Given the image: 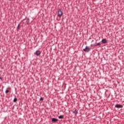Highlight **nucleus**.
Instances as JSON below:
<instances>
[{"label":"nucleus","mask_w":124,"mask_h":124,"mask_svg":"<svg viewBox=\"0 0 124 124\" xmlns=\"http://www.w3.org/2000/svg\"><path fill=\"white\" fill-rule=\"evenodd\" d=\"M58 16L59 17V18H61L62 16V15L63 14L61 9L58 10Z\"/></svg>","instance_id":"f257e3e1"},{"label":"nucleus","mask_w":124,"mask_h":124,"mask_svg":"<svg viewBox=\"0 0 124 124\" xmlns=\"http://www.w3.org/2000/svg\"><path fill=\"white\" fill-rule=\"evenodd\" d=\"M83 51L84 52H86V53H88V52H90V51H91V48H90V47H89V46H86L85 48L83 49Z\"/></svg>","instance_id":"f03ea898"},{"label":"nucleus","mask_w":124,"mask_h":124,"mask_svg":"<svg viewBox=\"0 0 124 124\" xmlns=\"http://www.w3.org/2000/svg\"><path fill=\"white\" fill-rule=\"evenodd\" d=\"M41 54V51H39V50H37L35 53H34V55H36V56H40Z\"/></svg>","instance_id":"7ed1b4c3"},{"label":"nucleus","mask_w":124,"mask_h":124,"mask_svg":"<svg viewBox=\"0 0 124 124\" xmlns=\"http://www.w3.org/2000/svg\"><path fill=\"white\" fill-rule=\"evenodd\" d=\"M115 108H123L124 106L122 105H120V104H116L115 106Z\"/></svg>","instance_id":"20e7f679"},{"label":"nucleus","mask_w":124,"mask_h":124,"mask_svg":"<svg viewBox=\"0 0 124 124\" xmlns=\"http://www.w3.org/2000/svg\"><path fill=\"white\" fill-rule=\"evenodd\" d=\"M51 121L52 123H56V122H58L59 120L57 118H53L51 119Z\"/></svg>","instance_id":"39448f33"},{"label":"nucleus","mask_w":124,"mask_h":124,"mask_svg":"<svg viewBox=\"0 0 124 124\" xmlns=\"http://www.w3.org/2000/svg\"><path fill=\"white\" fill-rule=\"evenodd\" d=\"M73 114H75V115L76 116L78 114V110L75 108V110L73 111Z\"/></svg>","instance_id":"423d86ee"},{"label":"nucleus","mask_w":124,"mask_h":124,"mask_svg":"<svg viewBox=\"0 0 124 124\" xmlns=\"http://www.w3.org/2000/svg\"><path fill=\"white\" fill-rule=\"evenodd\" d=\"M102 43H104V44H106L107 43V40L106 39H104L102 40Z\"/></svg>","instance_id":"0eeeda50"},{"label":"nucleus","mask_w":124,"mask_h":124,"mask_svg":"<svg viewBox=\"0 0 124 124\" xmlns=\"http://www.w3.org/2000/svg\"><path fill=\"white\" fill-rule=\"evenodd\" d=\"M26 24L27 25H30V19H28L26 21Z\"/></svg>","instance_id":"6e6552de"},{"label":"nucleus","mask_w":124,"mask_h":124,"mask_svg":"<svg viewBox=\"0 0 124 124\" xmlns=\"http://www.w3.org/2000/svg\"><path fill=\"white\" fill-rule=\"evenodd\" d=\"M94 46H99L100 47V43H98L96 45H94Z\"/></svg>","instance_id":"1a4fd4ad"},{"label":"nucleus","mask_w":124,"mask_h":124,"mask_svg":"<svg viewBox=\"0 0 124 124\" xmlns=\"http://www.w3.org/2000/svg\"><path fill=\"white\" fill-rule=\"evenodd\" d=\"M17 100H18V99H17V98H15L14 100H13V102H17Z\"/></svg>","instance_id":"9d476101"},{"label":"nucleus","mask_w":124,"mask_h":124,"mask_svg":"<svg viewBox=\"0 0 124 124\" xmlns=\"http://www.w3.org/2000/svg\"><path fill=\"white\" fill-rule=\"evenodd\" d=\"M20 24H19L18 25L17 27V31H19V30H20Z\"/></svg>","instance_id":"9b49d317"},{"label":"nucleus","mask_w":124,"mask_h":124,"mask_svg":"<svg viewBox=\"0 0 124 124\" xmlns=\"http://www.w3.org/2000/svg\"><path fill=\"white\" fill-rule=\"evenodd\" d=\"M59 119H63V115H60L59 116Z\"/></svg>","instance_id":"f8f14e48"},{"label":"nucleus","mask_w":124,"mask_h":124,"mask_svg":"<svg viewBox=\"0 0 124 124\" xmlns=\"http://www.w3.org/2000/svg\"><path fill=\"white\" fill-rule=\"evenodd\" d=\"M43 100H44V98L41 97L40 99V101H43Z\"/></svg>","instance_id":"ddd939ff"},{"label":"nucleus","mask_w":124,"mask_h":124,"mask_svg":"<svg viewBox=\"0 0 124 124\" xmlns=\"http://www.w3.org/2000/svg\"><path fill=\"white\" fill-rule=\"evenodd\" d=\"M9 93V90H6L5 93Z\"/></svg>","instance_id":"4468645a"},{"label":"nucleus","mask_w":124,"mask_h":124,"mask_svg":"<svg viewBox=\"0 0 124 124\" xmlns=\"http://www.w3.org/2000/svg\"><path fill=\"white\" fill-rule=\"evenodd\" d=\"M0 80H1V81H2V78L1 77H0Z\"/></svg>","instance_id":"2eb2a0df"},{"label":"nucleus","mask_w":124,"mask_h":124,"mask_svg":"<svg viewBox=\"0 0 124 124\" xmlns=\"http://www.w3.org/2000/svg\"><path fill=\"white\" fill-rule=\"evenodd\" d=\"M10 0V1H12V0Z\"/></svg>","instance_id":"dca6fc26"},{"label":"nucleus","mask_w":124,"mask_h":124,"mask_svg":"<svg viewBox=\"0 0 124 124\" xmlns=\"http://www.w3.org/2000/svg\"><path fill=\"white\" fill-rule=\"evenodd\" d=\"M8 89H10V90L11 89V88H8Z\"/></svg>","instance_id":"f3484780"}]
</instances>
